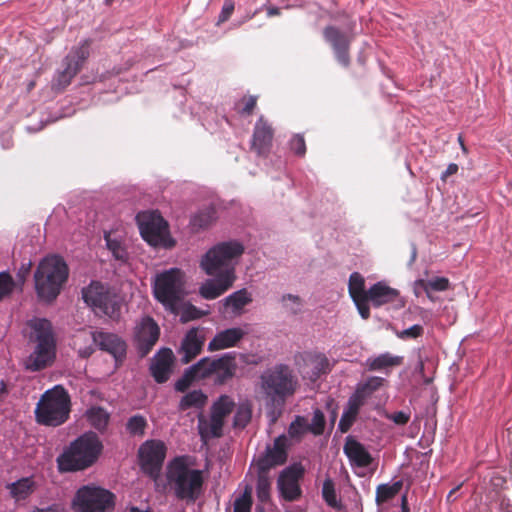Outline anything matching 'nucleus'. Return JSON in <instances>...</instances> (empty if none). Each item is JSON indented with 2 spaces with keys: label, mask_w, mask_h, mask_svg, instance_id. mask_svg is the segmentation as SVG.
<instances>
[{
  "label": "nucleus",
  "mask_w": 512,
  "mask_h": 512,
  "mask_svg": "<svg viewBox=\"0 0 512 512\" xmlns=\"http://www.w3.org/2000/svg\"><path fill=\"white\" fill-rule=\"evenodd\" d=\"M244 253V246L238 241L222 242L209 249L203 256L200 266L207 275L215 276L204 282L199 294L213 300L224 294L236 280L235 266Z\"/></svg>",
  "instance_id": "nucleus-1"
},
{
  "label": "nucleus",
  "mask_w": 512,
  "mask_h": 512,
  "mask_svg": "<svg viewBox=\"0 0 512 512\" xmlns=\"http://www.w3.org/2000/svg\"><path fill=\"white\" fill-rule=\"evenodd\" d=\"M166 479L179 500L194 503L201 495L204 483L203 473L201 470L190 468L185 456L176 457L169 462Z\"/></svg>",
  "instance_id": "nucleus-2"
},
{
  "label": "nucleus",
  "mask_w": 512,
  "mask_h": 512,
  "mask_svg": "<svg viewBox=\"0 0 512 512\" xmlns=\"http://www.w3.org/2000/svg\"><path fill=\"white\" fill-rule=\"evenodd\" d=\"M102 448L103 445L96 433H84L57 457L59 471L76 472L89 468L98 459Z\"/></svg>",
  "instance_id": "nucleus-3"
},
{
  "label": "nucleus",
  "mask_w": 512,
  "mask_h": 512,
  "mask_svg": "<svg viewBox=\"0 0 512 512\" xmlns=\"http://www.w3.org/2000/svg\"><path fill=\"white\" fill-rule=\"evenodd\" d=\"M68 275L69 269L62 257L49 255L43 258L34 272L38 297L49 303L54 301L60 294Z\"/></svg>",
  "instance_id": "nucleus-4"
},
{
  "label": "nucleus",
  "mask_w": 512,
  "mask_h": 512,
  "mask_svg": "<svg viewBox=\"0 0 512 512\" xmlns=\"http://www.w3.org/2000/svg\"><path fill=\"white\" fill-rule=\"evenodd\" d=\"M27 325L31 329L30 340L36 343V347L27 359L26 368L30 371H40L51 365L56 356L52 324L45 318H33Z\"/></svg>",
  "instance_id": "nucleus-5"
},
{
  "label": "nucleus",
  "mask_w": 512,
  "mask_h": 512,
  "mask_svg": "<svg viewBox=\"0 0 512 512\" xmlns=\"http://www.w3.org/2000/svg\"><path fill=\"white\" fill-rule=\"evenodd\" d=\"M261 389L269 399L274 409H278L277 415L272 420L276 421L281 414V409L286 398L293 395L297 387V379L287 365H276L265 371L261 377Z\"/></svg>",
  "instance_id": "nucleus-6"
},
{
  "label": "nucleus",
  "mask_w": 512,
  "mask_h": 512,
  "mask_svg": "<svg viewBox=\"0 0 512 512\" xmlns=\"http://www.w3.org/2000/svg\"><path fill=\"white\" fill-rule=\"evenodd\" d=\"M71 411V400L66 389L56 385L44 392L35 409L39 424L57 427L65 423Z\"/></svg>",
  "instance_id": "nucleus-7"
},
{
  "label": "nucleus",
  "mask_w": 512,
  "mask_h": 512,
  "mask_svg": "<svg viewBox=\"0 0 512 512\" xmlns=\"http://www.w3.org/2000/svg\"><path fill=\"white\" fill-rule=\"evenodd\" d=\"M183 272L171 268L157 275L153 286L155 298L172 313L178 312V303L183 298Z\"/></svg>",
  "instance_id": "nucleus-8"
},
{
  "label": "nucleus",
  "mask_w": 512,
  "mask_h": 512,
  "mask_svg": "<svg viewBox=\"0 0 512 512\" xmlns=\"http://www.w3.org/2000/svg\"><path fill=\"white\" fill-rule=\"evenodd\" d=\"M82 298L96 314L108 316L113 320L120 318L121 298L101 282L92 281L89 286L83 288Z\"/></svg>",
  "instance_id": "nucleus-9"
},
{
  "label": "nucleus",
  "mask_w": 512,
  "mask_h": 512,
  "mask_svg": "<svg viewBox=\"0 0 512 512\" xmlns=\"http://www.w3.org/2000/svg\"><path fill=\"white\" fill-rule=\"evenodd\" d=\"M116 496L107 489L95 485L80 487L71 502L74 512H113Z\"/></svg>",
  "instance_id": "nucleus-10"
},
{
  "label": "nucleus",
  "mask_w": 512,
  "mask_h": 512,
  "mask_svg": "<svg viewBox=\"0 0 512 512\" xmlns=\"http://www.w3.org/2000/svg\"><path fill=\"white\" fill-rule=\"evenodd\" d=\"M91 39L83 40L78 46L72 47L62 61L63 69L58 70L52 80V88L63 91L73 78L81 71L90 56Z\"/></svg>",
  "instance_id": "nucleus-11"
},
{
  "label": "nucleus",
  "mask_w": 512,
  "mask_h": 512,
  "mask_svg": "<svg viewBox=\"0 0 512 512\" xmlns=\"http://www.w3.org/2000/svg\"><path fill=\"white\" fill-rule=\"evenodd\" d=\"M200 380L213 378L215 384H225L237 370L235 353H225L218 358L204 357L193 364Z\"/></svg>",
  "instance_id": "nucleus-12"
},
{
  "label": "nucleus",
  "mask_w": 512,
  "mask_h": 512,
  "mask_svg": "<svg viewBox=\"0 0 512 512\" xmlns=\"http://www.w3.org/2000/svg\"><path fill=\"white\" fill-rule=\"evenodd\" d=\"M236 404L228 395H221L211 406L210 419L203 416L198 419L199 434L202 439L219 438L223 435L225 419L229 416Z\"/></svg>",
  "instance_id": "nucleus-13"
},
{
  "label": "nucleus",
  "mask_w": 512,
  "mask_h": 512,
  "mask_svg": "<svg viewBox=\"0 0 512 512\" xmlns=\"http://www.w3.org/2000/svg\"><path fill=\"white\" fill-rule=\"evenodd\" d=\"M143 239L151 246L172 247L174 242L168 239V223L158 211H144L136 216Z\"/></svg>",
  "instance_id": "nucleus-14"
},
{
  "label": "nucleus",
  "mask_w": 512,
  "mask_h": 512,
  "mask_svg": "<svg viewBox=\"0 0 512 512\" xmlns=\"http://www.w3.org/2000/svg\"><path fill=\"white\" fill-rule=\"evenodd\" d=\"M167 448L160 440H148L139 448V460L143 472L157 480L166 457Z\"/></svg>",
  "instance_id": "nucleus-15"
},
{
  "label": "nucleus",
  "mask_w": 512,
  "mask_h": 512,
  "mask_svg": "<svg viewBox=\"0 0 512 512\" xmlns=\"http://www.w3.org/2000/svg\"><path fill=\"white\" fill-rule=\"evenodd\" d=\"M305 468L301 463H293L283 469L277 479V488L280 496L287 502H294L301 498L302 489L300 480L304 477Z\"/></svg>",
  "instance_id": "nucleus-16"
},
{
  "label": "nucleus",
  "mask_w": 512,
  "mask_h": 512,
  "mask_svg": "<svg viewBox=\"0 0 512 512\" xmlns=\"http://www.w3.org/2000/svg\"><path fill=\"white\" fill-rule=\"evenodd\" d=\"M322 33L324 40L331 46L337 62L344 68H348L351 63L350 45L353 36L333 25L326 26Z\"/></svg>",
  "instance_id": "nucleus-17"
},
{
  "label": "nucleus",
  "mask_w": 512,
  "mask_h": 512,
  "mask_svg": "<svg viewBox=\"0 0 512 512\" xmlns=\"http://www.w3.org/2000/svg\"><path fill=\"white\" fill-rule=\"evenodd\" d=\"M160 328L156 321L150 317H143L134 329L136 348L141 357L150 353L159 339Z\"/></svg>",
  "instance_id": "nucleus-18"
},
{
  "label": "nucleus",
  "mask_w": 512,
  "mask_h": 512,
  "mask_svg": "<svg viewBox=\"0 0 512 512\" xmlns=\"http://www.w3.org/2000/svg\"><path fill=\"white\" fill-rule=\"evenodd\" d=\"M273 139L274 128L271 123L261 115L254 125L250 145L251 151H253L258 157H268L273 146Z\"/></svg>",
  "instance_id": "nucleus-19"
},
{
  "label": "nucleus",
  "mask_w": 512,
  "mask_h": 512,
  "mask_svg": "<svg viewBox=\"0 0 512 512\" xmlns=\"http://www.w3.org/2000/svg\"><path fill=\"white\" fill-rule=\"evenodd\" d=\"M287 442L285 434L276 437L273 445H268L265 452L257 459V469L270 471L274 467L283 465L288 458Z\"/></svg>",
  "instance_id": "nucleus-20"
},
{
  "label": "nucleus",
  "mask_w": 512,
  "mask_h": 512,
  "mask_svg": "<svg viewBox=\"0 0 512 512\" xmlns=\"http://www.w3.org/2000/svg\"><path fill=\"white\" fill-rule=\"evenodd\" d=\"M93 340L101 350L114 357L117 366L126 358L127 344L118 335L100 331L93 333Z\"/></svg>",
  "instance_id": "nucleus-21"
},
{
  "label": "nucleus",
  "mask_w": 512,
  "mask_h": 512,
  "mask_svg": "<svg viewBox=\"0 0 512 512\" xmlns=\"http://www.w3.org/2000/svg\"><path fill=\"white\" fill-rule=\"evenodd\" d=\"M173 361L174 354L169 348L160 349L154 356L150 365V372L157 383L161 384L168 381L172 371Z\"/></svg>",
  "instance_id": "nucleus-22"
},
{
  "label": "nucleus",
  "mask_w": 512,
  "mask_h": 512,
  "mask_svg": "<svg viewBox=\"0 0 512 512\" xmlns=\"http://www.w3.org/2000/svg\"><path fill=\"white\" fill-rule=\"evenodd\" d=\"M204 341V336L199 334L197 328L190 329L186 333L178 350L180 361L183 364H188L194 360L202 352Z\"/></svg>",
  "instance_id": "nucleus-23"
},
{
  "label": "nucleus",
  "mask_w": 512,
  "mask_h": 512,
  "mask_svg": "<svg viewBox=\"0 0 512 512\" xmlns=\"http://www.w3.org/2000/svg\"><path fill=\"white\" fill-rule=\"evenodd\" d=\"M343 451L353 467L365 468L373 462V457L365 446L351 436L346 438Z\"/></svg>",
  "instance_id": "nucleus-24"
},
{
  "label": "nucleus",
  "mask_w": 512,
  "mask_h": 512,
  "mask_svg": "<svg viewBox=\"0 0 512 512\" xmlns=\"http://www.w3.org/2000/svg\"><path fill=\"white\" fill-rule=\"evenodd\" d=\"M246 335V332L238 327L228 328L218 332L208 344V351L215 352L235 347Z\"/></svg>",
  "instance_id": "nucleus-25"
},
{
  "label": "nucleus",
  "mask_w": 512,
  "mask_h": 512,
  "mask_svg": "<svg viewBox=\"0 0 512 512\" xmlns=\"http://www.w3.org/2000/svg\"><path fill=\"white\" fill-rule=\"evenodd\" d=\"M361 393L362 392L360 391H355V393L350 396L348 400L347 407L345 408L339 421V430L342 433L349 431L357 418L361 406L365 402Z\"/></svg>",
  "instance_id": "nucleus-26"
},
{
  "label": "nucleus",
  "mask_w": 512,
  "mask_h": 512,
  "mask_svg": "<svg viewBox=\"0 0 512 512\" xmlns=\"http://www.w3.org/2000/svg\"><path fill=\"white\" fill-rule=\"evenodd\" d=\"M399 297V291L383 282H377L368 290V298L375 307L392 303Z\"/></svg>",
  "instance_id": "nucleus-27"
},
{
  "label": "nucleus",
  "mask_w": 512,
  "mask_h": 512,
  "mask_svg": "<svg viewBox=\"0 0 512 512\" xmlns=\"http://www.w3.org/2000/svg\"><path fill=\"white\" fill-rule=\"evenodd\" d=\"M253 298L251 293L243 288L233 292L222 301L221 313H226L228 309H231L235 315H240L243 308L252 303Z\"/></svg>",
  "instance_id": "nucleus-28"
},
{
  "label": "nucleus",
  "mask_w": 512,
  "mask_h": 512,
  "mask_svg": "<svg viewBox=\"0 0 512 512\" xmlns=\"http://www.w3.org/2000/svg\"><path fill=\"white\" fill-rule=\"evenodd\" d=\"M36 485L31 477H24L8 485L10 495L16 501L26 500L34 491Z\"/></svg>",
  "instance_id": "nucleus-29"
},
{
  "label": "nucleus",
  "mask_w": 512,
  "mask_h": 512,
  "mask_svg": "<svg viewBox=\"0 0 512 512\" xmlns=\"http://www.w3.org/2000/svg\"><path fill=\"white\" fill-rule=\"evenodd\" d=\"M104 240L106 242L107 249L111 252L115 260L121 263H127L129 260V253L125 244L113 235L112 232H105Z\"/></svg>",
  "instance_id": "nucleus-30"
},
{
  "label": "nucleus",
  "mask_w": 512,
  "mask_h": 512,
  "mask_svg": "<svg viewBox=\"0 0 512 512\" xmlns=\"http://www.w3.org/2000/svg\"><path fill=\"white\" fill-rule=\"evenodd\" d=\"M86 418L93 428L103 432L109 424L110 414L100 406H92L86 411Z\"/></svg>",
  "instance_id": "nucleus-31"
},
{
  "label": "nucleus",
  "mask_w": 512,
  "mask_h": 512,
  "mask_svg": "<svg viewBox=\"0 0 512 512\" xmlns=\"http://www.w3.org/2000/svg\"><path fill=\"white\" fill-rule=\"evenodd\" d=\"M402 361L403 358L400 356H393L390 353H383L375 358L368 359L367 365L369 370L376 371L388 367L399 366L402 364Z\"/></svg>",
  "instance_id": "nucleus-32"
},
{
  "label": "nucleus",
  "mask_w": 512,
  "mask_h": 512,
  "mask_svg": "<svg viewBox=\"0 0 512 512\" xmlns=\"http://www.w3.org/2000/svg\"><path fill=\"white\" fill-rule=\"evenodd\" d=\"M271 478L268 470H259L257 473L256 494L260 502L266 503L270 500Z\"/></svg>",
  "instance_id": "nucleus-33"
},
{
  "label": "nucleus",
  "mask_w": 512,
  "mask_h": 512,
  "mask_svg": "<svg viewBox=\"0 0 512 512\" xmlns=\"http://www.w3.org/2000/svg\"><path fill=\"white\" fill-rule=\"evenodd\" d=\"M403 482L401 480L392 484H381L376 489L377 504L385 503L394 498L402 489Z\"/></svg>",
  "instance_id": "nucleus-34"
},
{
  "label": "nucleus",
  "mask_w": 512,
  "mask_h": 512,
  "mask_svg": "<svg viewBox=\"0 0 512 512\" xmlns=\"http://www.w3.org/2000/svg\"><path fill=\"white\" fill-rule=\"evenodd\" d=\"M207 402V396L201 390L187 393L179 403V409L185 411L191 407L202 408Z\"/></svg>",
  "instance_id": "nucleus-35"
},
{
  "label": "nucleus",
  "mask_w": 512,
  "mask_h": 512,
  "mask_svg": "<svg viewBox=\"0 0 512 512\" xmlns=\"http://www.w3.org/2000/svg\"><path fill=\"white\" fill-rule=\"evenodd\" d=\"M216 214L217 212L214 207H206L193 216L191 224L195 228H207L216 220Z\"/></svg>",
  "instance_id": "nucleus-36"
},
{
  "label": "nucleus",
  "mask_w": 512,
  "mask_h": 512,
  "mask_svg": "<svg viewBox=\"0 0 512 512\" xmlns=\"http://www.w3.org/2000/svg\"><path fill=\"white\" fill-rule=\"evenodd\" d=\"M348 291L353 299L368 296V291L365 290V279L358 273L353 272L349 277Z\"/></svg>",
  "instance_id": "nucleus-37"
},
{
  "label": "nucleus",
  "mask_w": 512,
  "mask_h": 512,
  "mask_svg": "<svg viewBox=\"0 0 512 512\" xmlns=\"http://www.w3.org/2000/svg\"><path fill=\"white\" fill-rule=\"evenodd\" d=\"M417 284L421 286L430 297L431 291H446L449 289L450 282L446 277H436L430 280H418Z\"/></svg>",
  "instance_id": "nucleus-38"
},
{
  "label": "nucleus",
  "mask_w": 512,
  "mask_h": 512,
  "mask_svg": "<svg viewBox=\"0 0 512 512\" xmlns=\"http://www.w3.org/2000/svg\"><path fill=\"white\" fill-rule=\"evenodd\" d=\"M322 497L328 506L336 509L341 507V503L337 499L335 484L331 478H326L323 482Z\"/></svg>",
  "instance_id": "nucleus-39"
},
{
  "label": "nucleus",
  "mask_w": 512,
  "mask_h": 512,
  "mask_svg": "<svg viewBox=\"0 0 512 512\" xmlns=\"http://www.w3.org/2000/svg\"><path fill=\"white\" fill-rule=\"evenodd\" d=\"M308 431L307 420L303 416H296L288 427L289 437L296 441H300Z\"/></svg>",
  "instance_id": "nucleus-40"
},
{
  "label": "nucleus",
  "mask_w": 512,
  "mask_h": 512,
  "mask_svg": "<svg viewBox=\"0 0 512 512\" xmlns=\"http://www.w3.org/2000/svg\"><path fill=\"white\" fill-rule=\"evenodd\" d=\"M146 427V418L139 414L131 416L126 423V430L132 436H143Z\"/></svg>",
  "instance_id": "nucleus-41"
},
{
  "label": "nucleus",
  "mask_w": 512,
  "mask_h": 512,
  "mask_svg": "<svg viewBox=\"0 0 512 512\" xmlns=\"http://www.w3.org/2000/svg\"><path fill=\"white\" fill-rule=\"evenodd\" d=\"M200 378L198 377V373L194 367V365L187 368L183 375L176 381L175 390L179 392H185L194 381H198Z\"/></svg>",
  "instance_id": "nucleus-42"
},
{
  "label": "nucleus",
  "mask_w": 512,
  "mask_h": 512,
  "mask_svg": "<svg viewBox=\"0 0 512 512\" xmlns=\"http://www.w3.org/2000/svg\"><path fill=\"white\" fill-rule=\"evenodd\" d=\"M176 314H180V320L182 323H186L192 320L199 319L207 314V312L199 310L192 304H184L181 310L178 309Z\"/></svg>",
  "instance_id": "nucleus-43"
},
{
  "label": "nucleus",
  "mask_w": 512,
  "mask_h": 512,
  "mask_svg": "<svg viewBox=\"0 0 512 512\" xmlns=\"http://www.w3.org/2000/svg\"><path fill=\"white\" fill-rule=\"evenodd\" d=\"M325 416L324 413L320 409H315L313 413V418L311 424L307 423V427L309 432L314 434L315 436L322 435L325 430Z\"/></svg>",
  "instance_id": "nucleus-44"
},
{
  "label": "nucleus",
  "mask_w": 512,
  "mask_h": 512,
  "mask_svg": "<svg viewBox=\"0 0 512 512\" xmlns=\"http://www.w3.org/2000/svg\"><path fill=\"white\" fill-rule=\"evenodd\" d=\"M311 364L313 366V377L318 378L322 374L329 372V360L323 354H317L311 358Z\"/></svg>",
  "instance_id": "nucleus-45"
},
{
  "label": "nucleus",
  "mask_w": 512,
  "mask_h": 512,
  "mask_svg": "<svg viewBox=\"0 0 512 512\" xmlns=\"http://www.w3.org/2000/svg\"><path fill=\"white\" fill-rule=\"evenodd\" d=\"M383 381H384V379L381 377H377V376L370 377L367 379V381L364 384L359 385L357 387L356 391L362 392L361 394L363 395V400L365 401V399L372 392L378 390L382 386Z\"/></svg>",
  "instance_id": "nucleus-46"
},
{
  "label": "nucleus",
  "mask_w": 512,
  "mask_h": 512,
  "mask_svg": "<svg viewBox=\"0 0 512 512\" xmlns=\"http://www.w3.org/2000/svg\"><path fill=\"white\" fill-rule=\"evenodd\" d=\"M16 286L13 277L8 272L0 273V301L12 294Z\"/></svg>",
  "instance_id": "nucleus-47"
},
{
  "label": "nucleus",
  "mask_w": 512,
  "mask_h": 512,
  "mask_svg": "<svg viewBox=\"0 0 512 512\" xmlns=\"http://www.w3.org/2000/svg\"><path fill=\"white\" fill-rule=\"evenodd\" d=\"M251 409L247 405H240L234 415L233 425L236 428H244L251 420Z\"/></svg>",
  "instance_id": "nucleus-48"
},
{
  "label": "nucleus",
  "mask_w": 512,
  "mask_h": 512,
  "mask_svg": "<svg viewBox=\"0 0 512 512\" xmlns=\"http://www.w3.org/2000/svg\"><path fill=\"white\" fill-rule=\"evenodd\" d=\"M282 303L284 309L292 315H296L301 311L302 302L299 296L292 294L283 295Z\"/></svg>",
  "instance_id": "nucleus-49"
},
{
  "label": "nucleus",
  "mask_w": 512,
  "mask_h": 512,
  "mask_svg": "<svg viewBox=\"0 0 512 512\" xmlns=\"http://www.w3.org/2000/svg\"><path fill=\"white\" fill-rule=\"evenodd\" d=\"M257 105V97L256 96H244L237 103V111L241 115H251Z\"/></svg>",
  "instance_id": "nucleus-50"
},
{
  "label": "nucleus",
  "mask_w": 512,
  "mask_h": 512,
  "mask_svg": "<svg viewBox=\"0 0 512 512\" xmlns=\"http://www.w3.org/2000/svg\"><path fill=\"white\" fill-rule=\"evenodd\" d=\"M252 506V497L251 493L248 490H245L244 493L235 500L234 502V512H251Z\"/></svg>",
  "instance_id": "nucleus-51"
},
{
  "label": "nucleus",
  "mask_w": 512,
  "mask_h": 512,
  "mask_svg": "<svg viewBox=\"0 0 512 512\" xmlns=\"http://www.w3.org/2000/svg\"><path fill=\"white\" fill-rule=\"evenodd\" d=\"M396 336L400 339H417L424 333V328L420 324H415L408 329L402 331H396Z\"/></svg>",
  "instance_id": "nucleus-52"
},
{
  "label": "nucleus",
  "mask_w": 512,
  "mask_h": 512,
  "mask_svg": "<svg viewBox=\"0 0 512 512\" xmlns=\"http://www.w3.org/2000/svg\"><path fill=\"white\" fill-rule=\"evenodd\" d=\"M290 149L298 156H304L306 153V142L304 136L301 134H295L290 142Z\"/></svg>",
  "instance_id": "nucleus-53"
},
{
  "label": "nucleus",
  "mask_w": 512,
  "mask_h": 512,
  "mask_svg": "<svg viewBox=\"0 0 512 512\" xmlns=\"http://www.w3.org/2000/svg\"><path fill=\"white\" fill-rule=\"evenodd\" d=\"M353 301H354L361 317L363 319H368L370 317V308L368 305V302L370 301V299L368 298V296L356 298V299H353Z\"/></svg>",
  "instance_id": "nucleus-54"
},
{
  "label": "nucleus",
  "mask_w": 512,
  "mask_h": 512,
  "mask_svg": "<svg viewBox=\"0 0 512 512\" xmlns=\"http://www.w3.org/2000/svg\"><path fill=\"white\" fill-rule=\"evenodd\" d=\"M234 1L233 0H225L222 6V10L220 12L219 18H218V25L221 23L226 22L230 16L232 15L234 11Z\"/></svg>",
  "instance_id": "nucleus-55"
},
{
  "label": "nucleus",
  "mask_w": 512,
  "mask_h": 512,
  "mask_svg": "<svg viewBox=\"0 0 512 512\" xmlns=\"http://www.w3.org/2000/svg\"><path fill=\"white\" fill-rule=\"evenodd\" d=\"M386 418L393 421L396 425H406L410 420V413L397 411L392 414H387Z\"/></svg>",
  "instance_id": "nucleus-56"
},
{
  "label": "nucleus",
  "mask_w": 512,
  "mask_h": 512,
  "mask_svg": "<svg viewBox=\"0 0 512 512\" xmlns=\"http://www.w3.org/2000/svg\"><path fill=\"white\" fill-rule=\"evenodd\" d=\"M458 165L455 163H450L446 170L441 174V180L446 181L448 177L456 174L458 172Z\"/></svg>",
  "instance_id": "nucleus-57"
},
{
  "label": "nucleus",
  "mask_w": 512,
  "mask_h": 512,
  "mask_svg": "<svg viewBox=\"0 0 512 512\" xmlns=\"http://www.w3.org/2000/svg\"><path fill=\"white\" fill-rule=\"evenodd\" d=\"M65 509L61 504H52L46 508H37L34 512H64Z\"/></svg>",
  "instance_id": "nucleus-58"
},
{
  "label": "nucleus",
  "mask_w": 512,
  "mask_h": 512,
  "mask_svg": "<svg viewBox=\"0 0 512 512\" xmlns=\"http://www.w3.org/2000/svg\"><path fill=\"white\" fill-rule=\"evenodd\" d=\"M8 393H9V391H8L6 383L3 380H1L0 381V402H2L7 397Z\"/></svg>",
  "instance_id": "nucleus-59"
},
{
  "label": "nucleus",
  "mask_w": 512,
  "mask_h": 512,
  "mask_svg": "<svg viewBox=\"0 0 512 512\" xmlns=\"http://www.w3.org/2000/svg\"><path fill=\"white\" fill-rule=\"evenodd\" d=\"M280 13V8L278 7L270 6L267 8L268 17L278 16Z\"/></svg>",
  "instance_id": "nucleus-60"
},
{
  "label": "nucleus",
  "mask_w": 512,
  "mask_h": 512,
  "mask_svg": "<svg viewBox=\"0 0 512 512\" xmlns=\"http://www.w3.org/2000/svg\"><path fill=\"white\" fill-rule=\"evenodd\" d=\"M401 509H402V512H409L408 501H407L406 495H403L401 498Z\"/></svg>",
  "instance_id": "nucleus-61"
},
{
  "label": "nucleus",
  "mask_w": 512,
  "mask_h": 512,
  "mask_svg": "<svg viewBox=\"0 0 512 512\" xmlns=\"http://www.w3.org/2000/svg\"><path fill=\"white\" fill-rule=\"evenodd\" d=\"M169 512H185V508L184 507H179L177 505L170 506Z\"/></svg>",
  "instance_id": "nucleus-62"
},
{
  "label": "nucleus",
  "mask_w": 512,
  "mask_h": 512,
  "mask_svg": "<svg viewBox=\"0 0 512 512\" xmlns=\"http://www.w3.org/2000/svg\"><path fill=\"white\" fill-rule=\"evenodd\" d=\"M458 142H459V144H460V146H461L462 150H463L465 153H467V148H466V146H465V144H464V140H463L462 135H459V136H458Z\"/></svg>",
  "instance_id": "nucleus-63"
},
{
  "label": "nucleus",
  "mask_w": 512,
  "mask_h": 512,
  "mask_svg": "<svg viewBox=\"0 0 512 512\" xmlns=\"http://www.w3.org/2000/svg\"><path fill=\"white\" fill-rule=\"evenodd\" d=\"M34 86H35V82H30L28 85V90L33 89Z\"/></svg>",
  "instance_id": "nucleus-64"
}]
</instances>
